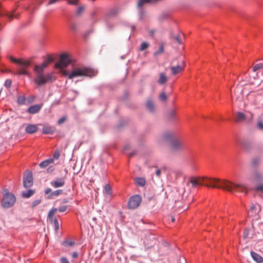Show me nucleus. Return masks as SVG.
<instances>
[{"instance_id": "a878e982", "label": "nucleus", "mask_w": 263, "mask_h": 263, "mask_svg": "<svg viewBox=\"0 0 263 263\" xmlns=\"http://www.w3.org/2000/svg\"><path fill=\"white\" fill-rule=\"evenodd\" d=\"M26 102V97L24 96H19L17 98V103L19 105H24Z\"/></svg>"}, {"instance_id": "dca6fc26", "label": "nucleus", "mask_w": 263, "mask_h": 263, "mask_svg": "<svg viewBox=\"0 0 263 263\" xmlns=\"http://www.w3.org/2000/svg\"><path fill=\"white\" fill-rule=\"evenodd\" d=\"M55 131V128L51 126H45L42 128V133L44 134H52Z\"/></svg>"}, {"instance_id": "2eb2a0df", "label": "nucleus", "mask_w": 263, "mask_h": 263, "mask_svg": "<svg viewBox=\"0 0 263 263\" xmlns=\"http://www.w3.org/2000/svg\"><path fill=\"white\" fill-rule=\"evenodd\" d=\"M251 255L252 258L258 263L263 262V257L253 251L251 252Z\"/></svg>"}, {"instance_id": "a18cd8bd", "label": "nucleus", "mask_w": 263, "mask_h": 263, "mask_svg": "<svg viewBox=\"0 0 263 263\" xmlns=\"http://www.w3.org/2000/svg\"><path fill=\"white\" fill-rule=\"evenodd\" d=\"M174 39L175 40L179 43V44H181V39H180L179 37V35H176L174 36Z\"/></svg>"}, {"instance_id": "a19ab883", "label": "nucleus", "mask_w": 263, "mask_h": 263, "mask_svg": "<svg viewBox=\"0 0 263 263\" xmlns=\"http://www.w3.org/2000/svg\"><path fill=\"white\" fill-rule=\"evenodd\" d=\"M53 61V58L51 56H49V57H48L46 61H45V62H46V63H48V64L52 62Z\"/></svg>"}, {"instance_id": "bf43d9fd", "label": "nucleus", "mask_w": 263, "mask_h": 263, "mask_svg": "<svg viewBox=\"0 0 263 263\" xmlns=\"http://www.w3.org/2000/svg\"><path fill=\"white\" fill-rule=\"evenodd\" d=\"M2 25L1 24H0V30L2 29Z\"/></svg>"}, {"instance_id": "052dcab7", "label": "nucleus", "mask_w": 263, "mask_h": 263, "mask_svg": "<svg viewBox=\"0 0 263 263\" xmlns=\"http://www.w3.org/2000/svg\"><path fill=\"white\" fill-rule=\"evenodd\" d=\"M135 29V27L134 26H132V30H134Z\"/></svg>"}, {"instance_id": "5701e85b", "label": "nucleus", "mask_w": 263, "mask_h": 263, "mask_svg": "<svg viewBox=\"0 0 263 263\" xmlns=\"http://www.w3.org/2000/svg\"><path fill=\"white\" fill-rule=\"evenodd\" d=\"M104 193L108 195H112V190L109 184H106L104 187Z\"/></svg>"}, {"instance_id": "423d86ee", "label": "nucleus", "mask_w": 263, "mask_h": 263, "mask_svg": "<svg viewBox=\"0 0 263 263\" xmlns=\"http://www.w3.org/2000/svg\"><path fill=\"white\" fill-rule=\"evenodd\" d=\"M15 201V196L13 194L6 191H4L2 200V205L3 207L9 208L13 206Z\"/></svg>"}, {"instance_id": "ddd939ff", "label": "nucleus", "mask_w": 263, "mask_h": 263, "mask_svg": "<svg viewBox=\"0 0 263 263\" xmlns=\"http://www.w3.org/2000/svg\"><path fill=\"white\" fill-rule=\"evenodd\" d=\"M42 107V105H34L29 107L28 109V112L31 114H35L40 111Z\"/></svg>"}, {"instance_id": "3c124183", "label": "nucleus", "mask_w": 263, "mask_h": 263, "mask_svg": "<svg viewBox=\"0 0 263 263\" xmlns=\"http://www.w3.org/2000/svg\"><path fill=\"white\" fill-rule=\"evenodd\" d=\"M259 162V160L257 158H255V159H254L253 161H252V163L253 164V165L255 166L257 165V163Z\"/></svg>"}, {"instance_id": "8fccbe9b", "label": "nucleus", "mask_w": 263, "mask_h": 263, "mask_svg": "<svg viewBox=\"0 0 263 263\" xmlns=\"http://www.w3.org/2000/svg\"><path fill=\"white\" fill-rule=\"evenodd\" d=\"M83 10V7H79L77 10V14H80Z\"/></svg>"}, {"instance_id": "f704fd0d", "label": "nucleus", "mask_w": 263, "mask_h": 263, "mask_svg": "<svg viewBox=\"0 0 263 263\" xmlns=\"http://www.w3.org/2000/svg\"><path fill=\"white\" fill-rule=\"evenodd\" d=\"M163 51H164V47H163V45H161L159 47V50L155 52V55L159 54L162 53L163 52Z\"/></svg>"}, {"instance_id": "c03bdc74", "label": "nucleus", "mask_w": 263, "mask_h": 263, "mask_svg": "<svg viewBox=\"0 0 263 263\" xmlns=\"http://www.w3.org/2000/svg\"><path fill=\"white\" fill-rule=\"evenodd\" d=\"M68 3L71 5H77L78 3L77 0H69Z\"/></svg>"}, {"instance_id": "1a4fd4ad", "label": "nucleus", "mask_w": 263, "mask_h": 263, "mask_svg": "<svg viewBox=\"0 0 263 263\" xmlns=\"http://www.w3.org/2000/svg\"><path fill=\"white\" fill-rule=\"evenodd\" d=\"M23 184L26 188L30 187L33 184V178L32 172L27 171L24 175Z\"/></svg>"}, {"instance_id": "2f4dec72", "label": "nucleus", "mask_w": 263, "mask_h": 263, "mask_svg": "<svg viewBox=\"0 0 263 263\" xmlns=\"http://www.w3.org/2000/svg\"><path fill=\"white\" fill-rule=\"evenodd\" d=\"M260 69H263V63H259L256 64L253 67V71H256L257 70Z\"/></svg>"}, {"instance_id": "ea45409f", "label": "nucleus", "mask_w": 263, "mask_h": 263, "mask_svg": "<svg viewBox=\"0 0 263 263\" xmlns=\"http://www.w3.org/2000/svg\"><path fill=\"white\" fill-rule=\"evenodd\" d=\"M256 191H261L263 193V184H258L257 186H256Z\"/></svg>"}, {"instance_id": "4be33fe9", "label": "nucleus", "mask_w": 263, "mask_h": 263, "mask_svg": "<svg viewBox=\"0 0 263 263\" xmlns=\"http://www.w3.org/2000/svg\"><path fill=\"white\" fill-rule=\"evenodd\" d=\"M147 108L151 111H153L154 110V105L153 102L151 100H148L146 103Z\"/></svg>"}, {"instance_id": "393cba45", "label": "nucleus", "mask_w": 263, "mask_h": 263, "mask_svg": "<svg viewBox=\"0 0 263 263\" xmlns=\"http://www.w3.org/2000/svg\"><path fill=\"white\" fill-rule=\"evenodd\" d=\"M58 211L56 208H52L48 213V218L50 220L52 221L53 219V216L55 213Z\"/></svg>"}, {"instance_id": "c9c22d12", "label": "nucleus", "mask_w": 263, "mask_h": 263, "mask_svg": "<svg viewBox=\"0 0 263 263\" xmlns=\"http://www.w3.org/2000/svg\"><path fill=\"white\" fill-rule=\"evenodd\" d=\"M159 99L162 101H164L166 100V95L164 92H162L159 95Z\"/></svg>"}, {"instance_id": "f3484780", "label": "nucleus", "mask_w": 263, "mask_h": 263, "mask_svg": "<svg viewBox=\"0 0 263 263\" xmlns=\"http://www.w3.org/2000/svg\"><path fill=\"white\" fill-rule=\"evenodd\" d=\"M48 66V63L44 62L40 65H36L34 67V71L44 72V69Z\"/></svg>"}, {"instance_id": "f03ea898", "label": "nucleus", "mask_w": 263, "mask_h": 263, "mask_svg": "<svg viewBox=\"0 0 263 263\" xmlns=\"http://www.w3.org/2000/svg\"><path fill=\"white\" fill-rule=\"evenodd\" d=\"M63 76L67 77L69 79H72L74 77L87 76L92 77L96 75L97 71L95 69L86 67H80L74 68L70 73L65 70H62Z\"/></svg>"}, {"instance_id": "13d9d810", "label": "nucleus", "mask_w": 263, "mask_h": 263, "mask_svg": "<svg viewBox=\"0 0 263 263\" xmlns=\"http://www.w3.org/2000/svg\"><path fill=\"white\" fill-rule=\"evenodd\" d=\"M252 116H253L252 115L250 114V119H251L252 118Z\"/></svg>"}, {"instance_id": "49530a36", "label": "nucleus", "mask_w": 263, "mask_h": 263, "mask_svg": "<svg viewBox=\"0 0 263 263\" xmlns=\"http://www.w3.org/2000/svg\"><path fill=\"white\" fill-rule=\"evenodd\" d=\"M175 111L174 110H172L170 111L169 113V116L170 118H173L175 116Z\"/></svg>"}, {"instance_id": "39448f33", "label": "nucleus", "mask_w": 263, "mask_h": 263, "mask_svg": "<svg viewBox=\"0 0 263 263\" xmlns=\"http://www.w3.org/2000/svg\"><path fill=\"white\" fill-rule=\"evenodd\" d=\"M9 59L12 62L17 65L16 74L29 76L27 70L28 68L30 65V62L29 60H24L21 58L16 59L12 57H10Z\"/></svg>"}, {"instance_id": "bb28decb", "label": "nucleus", "mask_w": 263, "mask_h": 263, "mask_svg": "<svg viewBox=\"0 0 263 263\" xmlns=\"http://www.w3.org/2000/svg\"><path fill=\"white\" fill-rule=\"evenodd\" d=\"M34 193V191L31 190L27 191L26 192H23L22 196L25 198H29Z\"/></svg>"}, {"instance_id": "e433bc0d", "label": "nucleus", "mask_w": 263, "mask_h": 263, "mask_svg": "<svg viewBox=\"0 0 263 263\" xmlns=\"http://www.w3.org/2000/svg\"><path fill=\"white\" fill-rule=\"evenodd\" d=\"M12 81L10 79H7L5 81L4 85L6 88H9L11 86Z\"/></svg>"}, {"instance_id": "4468645a", "label": "nucleus", "mask_w": 263, "mask_h": 263, "mask_svg": "<svg viewBox=\"0 0 263 263\" xmlns=\"http://www.w3.org/2000/svg\"><path fill=\"white\" fill-rule=\"evenodd\" d=\"M37 130V127L34 124H28L25 128V132L29 134L35 133Z\"/></svg>"}, {"instance_id": "6e6d98bb", "label": "nucleus", "mask_w": 263, "mask_h": 263, "mask_svg": "<svg viewBox=\"0 0 263 263\" xmlns=\"http://www.w3.org/2000/svg\"><path fill=\"white\" fill-rule=\"evenodd\" d=\"M255 208V205L254 204H253L251 206V210L253 211Z\"/></svg>"}, {"instance_id": "6ab92c4d", "label": "nucleus", "mask_w": 263, "mask_h": 263, "mask_svg": "<svg viewBox=\"0 0 263 263\" xmlns=\"http://www.w3.org/2000/svg\"><path fill=\"white\" fill-rule=\"evenodd\" d=\"M53 163V158H49L39 164V166L41 168H45L48 166L49 164Z\"/></svg>"}, {"instance_id": "de8ad7c7", "label": "nucleus", "mask_w": 263, "mask_h": 263, "mask_svg": "<svg viewBox=\"0 0 263 263\" xmlns=\"http://www.w3.org/2000/svg\"><path fill=\"white\" fill-rule=\"evenodd\" d=\"M54 170V167L53 166H50L49 167H48V168H47V172L48 173H51L52 172H53V171Z\"/></svg>"}, {"instance_id": "412c9836", "label": "nucleus", "mask_w": 263, "mask_h": 263, "mask_svg": "<svg viewBox=\"0 0 263 263\" xmlns=\"http://www.w3.org/2000/svg\"><path fill=\"white\" fill-rule=\"evenodd\" d=\"M63 193V190H57L56 191H54L48 196V199H51L53 197H57L59 196L60 195L62 194Z\"/></svg>"}, {"instance_id": "9d476101", "label": "nucleus", "mask_w": 263, "mask_h": 263, "mask_svg": "<svg viewBox=\"0 0 263 263\" xmlns=\"http://www.w3.org/2000/svg\"><path fill=\"white\" fill-rule=\"evenodd\" d=\"M249 180L253 182H260L263 180V174L258 171H254L249 177Z\"/></svg>"}, {"instance_id": "b1692460", "label": "nucleus", "mask_w": 263, "mask_h": 263, "mask_svg": "<svg viewBox=\"0 0 263 263\" xmlns=\"http://www.w3.org/2000/svg\"><path fill=\"white\" fill-rule=\"evenodd\" d=\"M136 182L139 186H143L145 184V180L143 178L138 177L136 179Z\"/></svg>"}, {"instance_id": "7ed1b4c3", "label": "nucleus", "mask_w": 263, "mask_h": 263, "mask_svg": "<svg viewBox=\"0 0 263 263\" xmlns=\"http://www.w3.org/2000/svg\"><path fill=\"white\" fill-rule=\"evenodd\" d=\"M34 82L38 86H43L49 82H52L55 80V76L54 72H47L40 71H34Z\"/></svg>"}, {"instance_id": "37998d69", "label": "nucleus", "mask_w": 263, "mask_h": 263, "mask_svg": "<svg viewBox=\"0 0 263 263\" xmlns=\"http://www.w3.org/2000/svg\"><path fill=\"white\" fill-rule=\"evenodd\" d=\"M257 127L259 129L263 130V123L261 121L258 122Z\"/></svg>"}, {"instance_id": "79ce46f5", "label": "nucleus", "mask_w": 263, "mask_h": 263, "mask_svg": "<svg viewBox=\"0 0 263 263\" xmlns=\"http://www.w3.org/2000/svg\"><path fill=\"white\" fill-rule=\"evenodd\" d=\"M66 120V117H62L58 121V124L59 125H61L62 124V123H63Z\"/></svg>"}, {"instance_id": "72a5a7b5", "label": "nucleus", "mask_w": 263, "mask_h": 263, "mask_svg": "<svg viewBox=\"0 0 263 263\" xmlns=\"http://www.w3.org/2000/svg\"><path fill=\"white\" fill-rule=\"evenodd\" d=\"M67 209V205H62L60 206L57 210L60 212H64Z\"/></svg>"}, {"instance_id": "864d4df0", "label": "nucleus", "mask_w": 263, "mask_h": 263, "mask_svg": "<svg viewBox=\"0 0 263 263\" xmlns=\"http://www.w3.org/2000/svg\"><path fill=\"white\" fill-rule=\"evenodd\" d=\"M72 258H77V257H78V253H77V252H73V253H72Z\"/></svg>"}, {"instance_id": "20e7f679", "label": "nucleus", "mask_w": 263, "mask_h": 263, "mask_svg": "<svg viewBox=\"0 0 263 263\" xmlns=\"http://www.w3.org/2000/svg\"><path fill=\"white\" fill-rule=\"evenodd\" d=\"M162 138L164 141L171 143V148L173 151H179L184 147L183 140L176 137L174 133H165L163 135Z\"/></svg>"}, {"instance_id": "c756f323", "label": "nucleus", "mask_w": 263, "mask_h": 263, "mask_svg": "<svg viewBox=\"0 0 263 263\" xmlns=\"http://www.w3.org/2000/svg\"><path fill=\"white\" fill-rule=\"evenodd\" d=\"M53 223H54V230L56 232H57L60 227V224H59V221H58L57 218H55L53 219Z\"/></svg>"}, {"instance_id": "9b49d317", "label": "nucleus", "mask_w": 263, "mask_h": 263, "mask_svg": "<svg viewBox=\"0 0 263 263\" xmlns=\"http://www.w3.org/2000/svg\"><path fill=\"white\" fill-rule=\"evenodd\" d=\"M66 177L57 178L50 182V185L54 188L63 187L65 184Z\"/></svg>"}, {"instance_id": "f8f14e48", "label": "nucleus", "mask_w": 263, "mask_h": 263, "mask_svg": "<svg viewBox=\"0 0 263 263\" xmlns=\"http://www.w3.org/2000/svg\"><path fill=\"white\" fill-rule=\"evenodd\" d=\"M185 65L184 61H182L180 65L171 67L172 75L175 76L181 72L184 69Z\"/></svg>"}, {"instance_id": "4c0bfd02", "label": "nucleus", "mask_w": 263, "mask_h": 263, "mask_svg": "<svg viewBox=\"0 0 263 263\" xmlns=\"http://www.w3.org/2000/svg\"><path fill=\"white\" fill-rule=\"evenodd\" d=\"M41 202V199H37L36 200H34L32 203V206L33 208L35 207V206H37V205H39Z\"/></svg>"}, {"instance_id": "a211bd4d", "label": "nucleus", "mask_w": 263, "mask_h": 263, "mask_svg": "<svg viewBox=\"0 0 263 263\" xmlns=\"http://www.w3.org/2000/svg\"><path fill=\"white\" fill-rule=\"evenodd\" d=\"M167 81V77L165 73L161 72L159 73V78L157 81V82L160 85H163L165 84Z\"/></svg>"}, {"instance_id": "5fc2aeb1", "label": "nucleus", "mask_w": 263, "mask_h": 263, "mask_svg": "<svg viewBox=\"0 0 263 263\" xmlns=\"http://www.w3.org/2000/svg\"><path fill=\"white\" fill-rule=\"evenodd\" d=\"M248 234H249V231L246 230L243 233L244 237H247L248 235Z\"/></svg>"}, {"instance_id": "cd10ccee", "label": "nucleus", "mask_w": 263, "mask_h": 263, "mask_svg": "<svg viewBox=\"0 0 263 263\" xmlns=\"http://www.w3.org/2000/svg\"><path fill=\"white\" fill-rule=\"evenodd\" d=\"M3 15L7 17L10 21L12 20L14 17L12 14L9 13L7 12H0V16H1Z\"/></svg>"}, {"instance_id": "58836bf2", "label": "nucleus", "mask_w": 263, "mask_h": 263, "mask_svg": "<svg viewBox=\"0 0 263 263\" xmlns=\"http://www.w3.org/2000/svg\"><path fill=\"white\" fill-rule=\"evenodd\" d=\"M61 263H70L68 259L65 257H62L60 259Z\"/></svg>"}, {"instance_id": "680f3d73", "label": "nucleus", "mask_w": 263, "mask_h": 263, "mask_svg": "<svg viewBox=\"0 0 263 263\" xmlns=\"http://www.w3.org/2000/svg\"><path fill=\"white\" fill-rule=\"evenodd\" d=\"M140 13L142 14V10H140Z\"/></svg>"}, {"instance_id": "6e6552de", "label": "nucleus", "mask_w": 263, "mask_h": 263, "mask_svg": "<svg viewBox=\"0 0 263 263\" xmlns=\"http://www.w3.org/2000/svg\"><path fill=\"white\" fill-rule=\"evenodd\" d=\"M71 63V60L68 54L63 53L60 56V60L57 63L55 66L57 68H63L67 67Z\"/></svg>"}, {"instance_id": "4d7b16f0", "label": "nucleus", "mask_w": 263, "mask_h": 263, "mask_svg": "<svg viewBox=\"0 0 263 263\" xmlns=\"http://www.w3.org/2000/svg\"><path fill=\"white\" fill-rule=\"evenodd\" d=\"M172 222H174V221H175V218H174V217H172Z\"/></svg>"}, {"instance_id": "f257e3e1", "label": "nucleus", "mask_w": 263, "mask_h": 263, "mask_svg": "<svg viewBox=\"0 0 263 263\" xmlns=\"http://www.w3.org/2000/svg\"><path fill=\"white\" fill-rule=\"evenodd\" d=\"M190 182L193 187L205 185L207 187L219 188L230 192L240 191L247 193V187L242 184H236L226 180L208 177H192Z\"/></svg>"}, {"instance_id": "0eeeda50", "label": "nucleus", "mask_w": 263, "mask_h": 263, "mask_svg": "<svg viewBox=\"0 0 263 263\" xmlns=\"http://www.w3.org/2000/svg\"><path fill=\"white\" fill-rule=\"evenodd\" d=\"M142 201L141 197L139 195L131 196L128 201L127 206L129 209H135L140 204Z\"/></svg>"}, {"instance_id": "aec40b11", "label": "nucleus", "mask_w": 263, "mask_h": 263, "mask_svg": "<svg viewBox=\"0 0 263 263\" xmlns=\"http://www.w3.org/2000/svg\"><path fill=\"white\" fill-rule=\"evenodd\" d=\"M247 118L246 115L241 112H238L236 115V120L238 122H242Z\"/></svg>"}, {"instance_id": "603ef678", "label": "nucleus", "mask_w": 263, "mask_h": 263, "mask_svg": "<svg viewBox=\"0 0 263 263\" xmlns=\"http://www.w3.org/2000/svg\"><path fill=\"white\" fill-rule=\"evenodd\" d=\"M161 170L160 169H157L156 171V172H155V174L158 177H160V175H161Z\"/></svg>"}, {"instance_id": "c85d7f7f", "label": "nucleus", "mask_w": 263, "mask_h": 263, "mask_svg": "<svg viewBox=\"0 0 263 263\" xmlns=\"http://www.w3.org/2000/svg\"><path fill=\"white\" fill-rule=\"evenodd\" d=\"M74 244H75V242L74 241L69 240H65L63 243V245L65 247L73 246L74 245Z\"/></svg>"}, {"instance_id": "473e14b6", "label": "nucleus", "mask_w": 263, "mask_h": 263, "mask_svg": "<svg viewBox=\"0 0 263 263\" xmlns=\"http://www.w3.org/2000/svg\"><path fill=\"white\" fill-rule=\"evenodd\" d=\"M60 156V152L59 151H58V150H56L54 152L52 158H53V160H58V159H59Z\"/></svg>"}, {"instance_id": "7c9ffc66", "label": "nucleus", "mask_w": 263, "mask_h": 263, "mask_svg": "<svg viewBox=\"0 0 263 263\" xmlns=\"http://www.w3.org/2000/svg\"><path fill=\"white\" fill-rule=\"evenodd\" d=\"M149 46V44L147 42H142L140 46V50L143 51L147 49Z\"/></svg>"}, {"instance_id": "09e8293b", "label": "nucleus", "mask_w": 263, "mask_h": 263, "mask_svg": "<svg viewBox=\"0 0 263 263\" xmlns=\"http://www.w3.org/2000/svg\"><path fill=\"white\" fill-rule=\"evenodd\" d=\"M52 190L50 188H47L45 191V193L47 195L49 194V193H51Z\"/></svg>"}]
</instances>
